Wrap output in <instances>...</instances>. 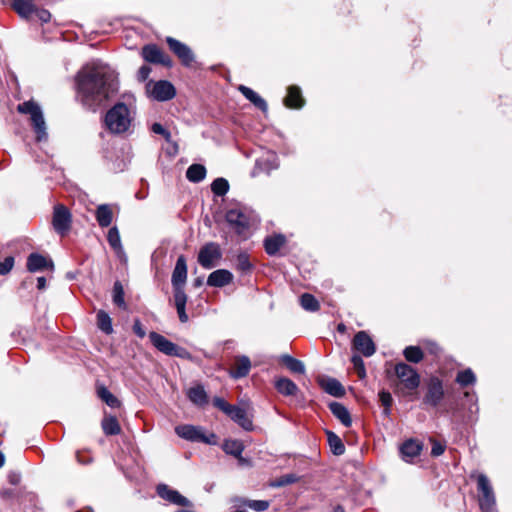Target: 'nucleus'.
Here are the masks:
<instances>
[{
    "instance_id": "nucleus-1",
    "label": "nucleus",
    "mask_w": 512,
    "mask_h": 512,
    "mask_svg": "<svg viewBox=\"0 0 512 512\" xmlns=\"http://www.w3.org/2000/svg\"><path fill=\"white\" fill-rule=\"evenodd\" d=\"M76 100L89 111H97L118 90L116 76L102 65H86L75 76Z\"/></svg>"
},
{
    "instance_id": "nucleus-2",
    "label": "nucleus",
    "mask_w": 512,
    "mask_h": 512,
    "mask_svg": "<svg viewBox=\"0 0 512 512\" xmlns=\"http://www.w3.org/2000/svg\"><path fill=\"white\" fill-rule=\"evenodd\" d=\"M131 120L130 110L123 102L116 103L105 115V125L112 134L128 131Z\"/></svg>"
},
{
    "instance_id": "nucleus-3",
    "label": "nucleus",
    "mask_w": 512,
    "mask_h": 512,
    "mask_svg": "<svg viewBox=\"0 0 512 512\" xmlns=\"http://www.w3.org/2000/svg\"><path fill=\"white\" fill-rule=\"evenodd\" d=\"M17 110L19 113L30 115L32 126L37 135V141L45 140L47 138V132L41 107L36 102L29 100L19 104Z\"/></svg>"
},
{
    "instance_id": "nucleus-4",
    "label": "nucleus",
    "mask_w": 512,
    "mask_h": 512,
    "mask_svg": "<svg viewBox=\"0 0 512 512\" xmlns=\"http://www.w3.org/2000/svg\"><path fill=\"white\" fill-rule=\"evenodd\" d=\"M149 339L152 345L159 352L167 356H173L187 360H190L192 358L191 353L186 348L173 343L172 341L168 340L166 337L157 332H150Z\"/></svg>"
},
{
    "instance_id": "nucleus-5",
    "label": "nucleus",
    "mask_w": 512,
    "mask_h": 512,
    "mask_svg": "<svg viewBox=\"0 0 512 512\" xmlns=\"http://www.w3.org/2000/svg\"><path fill=\"white\" fill-rule=\"evenodd\" d=\"M477 490L479 493V507L482 512H494L496 498L490 480L485 474L477 476Z\"/></svg>"
},
{
    "instance_id": "nucleus-6",
    "label": "nucleus",
    "mask_w": 512,
    "mask_h": 512,
    "mask_svg": "<svg viewBox=\"0 0 512 512\" xmlns=\"http://www.w3.org/2000/svg\"><path fill=\"white\" fill-rule=\"evenodd\" d=\"M175 433L185 440L201 442L205 444H217V436L214 433L205 434L204 429L199 426L184 424L175 427Z\"/></svg>"
},
{
    "instance_id": "nucleus-7",
    "label": "nucleus",
    "mask_w": 512,
    "mask_h": 512,
    "mask_svg": "<svg viewBox=\"0 0 512 512\" xmlns=\"http://www.w3.org/2000/svg\"><path fill=\"white\" fill-rule=\"evenodd\" d=\"M394 371L405 389L414 391L419 387L421 382L420 374L409 364L399 362L395 365Z\"/></svg>"
},
{
    "instance_id": "nucleus-8",
    "label": "nucleus",
    "mask_w": 512,
    "mask_h": 512,
    "mask_svg": "<svg viewBox=\"0 0 512 512\" xmlns=\"http://www.w3.org/2000/svg\"><path fill=\"white\" fill-rule=\"evenodd\" d=\"M146 92L150 98L160 102L171 100L176 95L175 87L167 80L148 81Z\"/></svg>"
},
{
    "instance_id": "nucleus-9",
    "label": "nucleus",
    "mask_w": 512,
    "mask_h": 512,
    "mask_svg": "<svg viewBox=\"0 0 512 512\" xmlns=\"http://www.w3.org/2000/svg\"><path fill=\"white\" fill-rule=\"evenodd\" d=\"M221 258L220 245L216 242H208L200 248L197 261L204 269H212L218 265Z\"/></svg>"
},
{
    "instance_id": "nucleus-10",
    "label": "nucleus",
    "mask_w": 512,
    "mask_h": 512,
    "mask_svg": "<svg viewBox=\"0 0 512 512\" xmlns=\"http://www.w3.org/2000/svg\"><path fill=\"white\" fill-rule=\"evenodd\" d=\"M72 214L70 210L63 204H57L53 208L52 226L55 232L61 236H65L71 229Z\"/></svg>"
},
{
    "instance_id": "nucleus-11",
    "label": "nucleus",
    "mask_w": 512,
    "mask_h": 512,
    "mask_svg": "<svg viewBox=\"0 0 512 512\" xmlns=\"http://www.w3.org/2000/svg\"><path fill=\"white\" fill-rule=\"evenodd\" d=\"M444 395L445 392L442 380L437 376H432L427 382L423 404L435 408L441 403Z\"/></svg>"
},
{
    "instance_id": "nucleus-12",
    "label": "nucleus",
    "mask_w": 512,
    "mask_h": 512,
    "mask_svg": "<svg viewBox=\"0 0 512 512\" xmlns=\"http://www.w3.org/2000/svg\"><path fill=\"white\" fill-rule=\"evenodd\" d=\"M166 43L183 66L190 67L193 64L195 55L188 45L170 36L166 38Z\"/></svg>"
},
{
    "instance_id": "nucleus-13",
    "label": "nucleus",
    "mask_w": 512,
    "mask_h": 512,
    "mask_svg": "<svg viewBox=\"0 0 512 512\" xmlns=\"http://www.w3.org/2000/svg\"><path fill=\"white\" fill-rule=\"evenodd\" d=\"M142 58L151 64H160L165 67L172 66L171 58L165 54L156 44L144 45L141 49Z\"/></svg>"
},
{
    "instance_id": "nucleus-14",
    "label": "nucleus",
    "mask_w": 512,
    "mask_h": 512,
    "mask_svg": "<svg viewBox=\"0 0 512 512\" xmlns=\"http://www.w3.org/2000/svg\"><path fill=\"white\" fill-rule=\"evenodd\" d=\"M225 218L228 224L238 235L244 234L250 227V218L241 209H229L226 212Z\"/></svg>"
},
{
    "instance_id": "nucleus-15",
    "label": "nucleus",
    "mask_w": 512,
    "mask_h": 512,
    "mask_svg": "<svg viewBox=\"0 0 512 512\" xmlns=\"http://www.w3.org/2000/svg\"><path fill=\"white\" fill-rule=\"evenodd\" d=\"M187 280V264L186 258L184 255H180L177 258L172 277L171 283L173 287V292L185 291L184 286Z\"/></svg>"
},
{
    "instance_id": "nucleus-16",
    "label": "nucleus",
    "mask_w": 512,
    "mask_h": 512,
    "mask_svg": "<svg viewBox=\"0 0 512 512\" xmlns=\"http://www.w3.org/2000/svg\"><path fill=\"white\" fill-rule=\"evenodd\" d=\"M352 345L364 357H371L376 351L375 343L366 331L357 332L353 338Z\"/></svg>"
},
{
    "instance_id": "nucleus-17",
    "label": "nucleus",
    "mask_w": 512,
    "mask_h": 512,
    "mask_svg": "<svg viewBox=\"0 0 512 512\" xmlns=\"http://www.w3.org/2000/svg\"><path fill=\"white\" fill-rule=\"evenodd\" d=\"M157 494L162 499L183 507H190L192 503L183 495H181L177 490L171 489L166 484H159L156 488Z\"/></svg>"
},
{
    "instance_id": "nucleus-18",
    "label": "nucleus",
    "mask_w": 512,
    "mask_h": 512,
    "mask_svg": "<svg viewBox=\"0 0 512 512\" xmlns=\"http://www.w3.org/2000/svg\"><path fill=\"white\" fill-rule=\"evenodd\" d=\"M26 267L29 272L34 273L44 269H53L54 264L51 259L48 260L43 255L34 252L27 257Z\"/></svg>"
},
{
    "instance_id": "nucleus-19",
    "label": "nucleus",
    "mask_w": 512,
    "mask_h": 512,
    "mask_svg": "<svg viewBox=\"0 0 512 512\" xmlns=\"http://www.w3.org/2000/svg\"><path fill=\"white\" fill-rule=\"evenodd\" d=\"M233 281V274L226 269H218L210 273L207 278V285L210 287H224Z\"/></svg>"
},
{
    "instance_id": "nucleus-20",
    "label": "nucleus",
    "mask_w": 512,
    "mask_h": 512,
    "mask_svg": "<svg viewBox=\"0 0 512 512\" xmlns=\"http://www.w3.org/2000/svg\"><path fill=\"white\" fill-rule=\"evenodd\" d=\"M251 369V361L248 356H236L235 363L230 370V376L234 379L246 377Z\"/></svg>"
},
{
    "instance_id": "nucleus-21",
    "label": "nucleus",
    "mask_w": 512,
    "mask_h": 512,
    "mask_svg": "<svg viewBox=\"0 0 512 512\" xmlns=\"http://www.w3.org/2000/svg\"><path fill=\"white\" fill-rule=\"evenodd\" d=\"M231 420L237 423L240 427H242L246 431L253 430V422L252 419L247 415L245 409L240 408L234 405L231 409V412L227 415Z\"/></svg>"
},
{
    "instance_id": "nucleus-22",
    "label": "nucleus",
    "mask_w": 512,
    "mask_h": 512,
    "mask_svg": "<svg viewBox=\"0 0 512 512\" xmlns=\"http://www.w3.org/2000/svg\"><path fill=\"white\" fill-rule=\"evenodd\" d=\"M422 445L413 439L406 440L400 446V454L404 461L411 462L420 455Z\"/></svg>"
},
{
    "instance_id": "nucleus-23",
    "label": "nucleus",
    "mask_w": 512,
    "mask_h": 512,
    "mask_svg": "<svg viewBox=\"0 0 512 512\" xmlns=\"http://www.w3.org/2000/svg\"><path fill=\"white\" fill-rule=\"evenodd\" d=\"M238 91L259 110L264 113L268 111L267 102L253 89L245 85H239Z\"/></svg>"
},
{
    "instance_id": "nucleus-24",
    "label": "nucleus",
    "mask_w": 512,
    "mask_h": 512,
    "mask_svg": "<svg viewBox=\"0 0 512 512\" xmlns=\"http://www.w3.org/2000/svg\"><path fill=\"white\" fill-rule=\"evenodd\" d=\"M187 397L198 407H204L208 404V395L201 384L190 387L187 391Z\"/></svg>"
},
{
    "instance_id": "nucleus-25",
    "label": "nucleus",
    "mask_w": 512,
    "mask_h": 512,
    "mask_svg": "<svg viewBox=\"0 0 512 512\" xmlns=\"http://www.w3.org/2000/svg\"><path fill=\"white\" fill-rule=\"evenodd\" d=\"M274 386L283 396H295L299 391L298 386L291 379L286 377L276 378Z\"/></svg>"
},
{
    "instance_id": "nucleus-26",
    "label": "nucleus",
    "mask_w": 512,
    "mask_h": 512,
    "mask_svg": "<svg viewBox=\"0 0 512 512\" xmlns=\"http://www.w3.org/2000/svg\"><path fill=\"white\" fill-rule=\"evenodd\" d=\"M329 409L332 414L344 425L350 427L352 425V418L348 409L339 402H331Z\"/></svg>"
},
{
    "instance_id": "nucleus-27",
    "label": "nucleus",
    "mask_w": 512,
    "mask_h": 512,
    "mask_svg": "<svg viewBox=\"0 0 512 512\" xmlns=\"http://www.w3.org/2000/svg\"><path fill=\"white\" fill-rule=\"evenodd\" d=\"M287 96L284 98V104L289 108H301L304 105V99L298 86H289Z\"/></svg>"
},
{
    "instance_id": "nucleus-28",
    "label": "nucleus",
    "mask_w": 512,
    "mask_h": 512,
    "mask_svg": "<svg viewBox=\"0 0 512 512\" xmlns=\"http://www.w3.org/2000/svg\"><path fill=\"white\" fill-rule=\"evenodd\" d=\"M95 218L100 227L106 228L110 226L113 220V213L110 205L100 204L97 206L95 211Z\"/></svg>"
},
{
    "instance_id": "nucleus-29",
    "label": "nucleus",
    "mask_w": 512,
    "mask_h": 512,
    "mask_svg": "<svg viewBox=\"0 0 512 512\" xmlns=\"http://www.w3.org/2000/svg\"><path fill=\"white\" fill-rule=\"evenodd\" d=\"M173 297L179 320L182 323H186L189 320V317L186 313V303L188 297L185 291L173 292Z\"/></svg>"
},
{
    "instance_id": "nucleus-30",
    "label": "nucleus",
    "mask_w": 512,
    "mask_h": 512,
    "mask_svg": "<svg viewBox=\"0 0 512 512\" xmlns=\"http://www.w3.org/2000/svg\"><path fill=\"white\" fill-rule=\"evenodd\" d=\"M285 241V236L282 234L266 237L264 240V248L266 253L270 256L276 255L280 248L285 244Z\"/></svg>"
},
{
    "instance_id": "nucleus-31",
    "label": "nucleus",
    "mask_w": 512,
    "mask_h": 512,
    "mask_svg": "<svg viewBox=\"0 0 512 512\" xmlns=\"http://www.w3.org/2000/svg\"><path fill=\"white\" fill-rule=\"evenodd\" d=\"M322 387L326 393L334 397H343L345 395V388L335 378H328L322 382Z\"/></svg>"
},
{
    "instance_id": "nucleus-32",
    "label": "nucleus",
    "mask_w": 512,
    "mask_h": 512,
    "mask_svg": "<svg viewBox=\"0 0 512 512\" xmlns=\"http://www.w3.org/2000/svg\"><path fill=\"white\" fill-rule=\"evenodd\" d=\"M326 436L331 452L336 456L343 455L345 453V445L341 438L330 430L326 431Z\"/></svg>"
},
{
    "instance_id": "nucleus-33",
    "label": "nucleus",
    "mask_w": 512,
    "mask_h": 512,
    "mask_svg": "<svg viewBox=\"0 0 512 512\" xmlns=\"http://www.w3.org/2000/svg\"><path fill=\"white\" fill-rule=\"evenodd\" d=\"M206 168L202 164H192L186 171V178L193 183H199L206 177Z\"/></svg>"
},
{
    "instance_id": "nucleus-34",
    "label": "nucleus",
    "mask_w": 512,
    "mask_h": 512,
    "mask_svg": "<svg viewBox=\"0 0 512 512\" xmlns=\"http://www.w3.org/2000/svg\"><path fill=\"white\" fill-rule=\"evenodd\" d=\"M280 361L292 372L296 374H305V365L302 361L284 354L280 357Z\"/></svg>"
},
{
    "instance_id": "nucleus-35",
    "label": "nucleus",
    "mask_w": 512,
    "mask_h": 512,
    "mask_svg": "<svg viewBox=\"0 0 512 512\" xmlns=\"http://www.w3.org/2000/svg\"><path fill=\"white\" fill-rule=\"evenodd\" d=\"M12 7L19 16L25 19H28L35 11V6L29 0H14Z\"/></svg>"
},
{
    "instance_id": "nucleus-36",
    "label": "nucleus",
    "mask_w": 512,
    "mask_h": 512,
    "mask_svg": "<svg viewBox=\"0 0 512 512\" xmlns=\"http://www.w3.org/2000/svg\"><path fill=\"white\" fill-rule=\"evenodd\" d=\"M101 426L104 434L107 436L118 435L121 432V427L115 416L104 417Z\"/></svg>"
},
{
    "instance_id": "nucleus-37",
    "label": "nucleus",
    "mask_w": 512,
    "mask_h": 512,
    "mask_svg": "<svg viewBox=\"0 0 512 512\" xmlns=\"http://www.w3.org/2000/svg\"><path fill=\"white\" fill-rule=\"evenodd\" d=\"M222 449L226 454L232 455L235 458L240 456L244 450L242 441L237 439H227L222 445Z\"/></svg>"
},
{
    "instance_id": "nucleus-38",
    "label": "nucleus",
    "mask_w": 512,
    "mask_h": 512,
    "mask_svg": "<svg viewBox=\"0 0 512 512\" xmlns=\"http://www.w3.org/2000/svg\"><path fill=\"white\" fill-rule=\"evenodd\" d=\"M97 326L98 328L109 335L113 333L112 319L107 312L104 310H99L97 312Z\"/></svg>"
},
{
    "instance_id": "nucleus-39",
    "label": "nucleus",
    "mask_w": 512,
    "mask_h": 512,
    "mask_svg": "<svg viewBox=\"0 0 512 512\" xmlns=\"http://www.w3.org/2000/svg\"><path fill=\"white\" fill-rule=\"evenodd\" d=\"M403 356L405 357L406 361L417 364L423 360L424 353L419 346H407L403 350Z\"/></svg>"
},
{
    "instance_id": "nucleus-40",
    "label": "nucleus",
    "mask_w": 512,
    "mask_h": 512,
    "mask_svg": "<svg viewBox=\"0 0 512 512\" xmlns=\"http://www.w3.org/2000/svg\"><path fill=\"white\" fill-rule=\"evenodd\" d=\"M98 397L111 408L120 407L121 403L105 386L97 388Z\"/></svg>"
},
{
    "instance_id": "nucleus-41",
    "label": "nucleus",
    "mask_w": 512,
    "mask_h": 512,
    "mask_svg": "<svg viewBox=\"0 0 512 512\" xmlns=\"http://www.w3.org/2000/svg\"><path fill=\"white\" fill-rule=\"evenodd\" d=\"M124 288L120 281H115L113 285V291H112V300L113 303L118 306L119 308L126 310L127 304L124 299Z\"/></svg>"
},
{
    "instance_id": "nucleus-42",
    "label": "nucleus",
    "mask_w": 512,
    "mask_h": 512,
    "mask_svg": "<svg viewBox=\"0 0 512 512\" xmlns=\"http://www.w3.org/2000/svg\"><path fill=\"white\" fill-rule=\"evenodd\" d=\"M107 241L111 248L117 253H123L119 230L116 226L111 227L107 234Z\"/></svg>"
},
{
    "instance_id": "nucleus-43",
    "label": "nucleus",
    "mask_w": 512,
    "mask_h": 512,
    "mask_svg": "<svg viewBox=\"0 0 512 512\" xmlns=\"http://www.w3.org/2000/svg\"><path fill=\"white\" fill-rule=\"evenodd\" d=\"M455 381L461 387H467L476 383V376L472 369L467 368L457 373Z\"/></svg>"
},
{
    "instance_id": "nucleus-44",
    "label": "nucleus",
    "mask_w": 512,
    "mask_h": 512,
    "mask_svg": "<svg viewBox=\"0 0 512 512\" xmlns=\"http://www.w3.org/2000/svg\"><path fill=\"white\" fill-rule=\"evenodd\" d=\"M300 305L304 310L310 312H315L320 308L318 300L310 293H304L301 295Z\"/></svg>"
},
{
    "instance_id": "nucleus-45",
    "label": "nucleus",
    "mask_w": 512,
    "mask_h": 512,
    "mask_svg": "<svg viewBox=\"0 0 512 512\" xmlns=\"http://www.w3.org/2000/svg\"><path fill=\"white\" fill-rule=\"evenodd\" d=\"M235 268L242 273H249L253 269V264L250 261L249 255L241 252L236 257Z\"/></svg>"
},
{
    "instance_id": "nucleus-46",
    "label": "nucleus",
    "mask_w": 512,
    "mask_h": 512,
    "mask_svg": "<svg viewBox=\"0 0 512 512\" xmlns=\"http://www.w3.org/2000/svg\"><path fill=\"white\" fill-rule=\"evenodd\" d=\"M211 190L216 196H224L229 191V183L225 178H216L211 184Z\"/></svg>"
},
{
    "instance_id": "nucleus-47",
    "label": "nucleus",
    "mask_w": 512,
    "mask_h": 512,
    "mask_svg": "<svg viewBox=\"0 0 512 512\" xmlns=\"http://www.w3.org/2000/svg\"><path fill=\"white\" fill-rule=\"evenodd\" d=\"M378 396H379V400H380L381 404L384 407V410H383L384 415L389 416L391 413V406L393 403V398H392L391 393L386 390H381L379 392Z\"/></svg>"
},
{
    "instance_id": "nucleus-48",
    "label": "nucleus",
    "mask_w": 512,
    "mask_h": 512,
    "mask_svg": "<svg viewBox=\"0 0 512 512\" xmlns=\"http://www.w3.org/2000/svg\"><path fill=\"white\" fill-rule=\"evenodd\" d=\"M243 505L257 512H263L269 508L270 502L267 500H244Z\"/></svg>"
},
{
    "instance_id": "nucleus-49",
    "label": "nucleus",
    "mask_w": 512,
    "mask_h": 512,
    "mask_svg": "<svg viewBox=\"0 0 512 512\" xmlns=\"http://www.w3.org/2000/svg\"><path fill=\"white\" fill-rule=\"evenodd\" d=\"M15 264L13 256H7L3 261H0V275L5 276L11 272Z\"/></svg>"
},
{
    "instance_id": "nucleus-50",
    "label": "nucleus",
    "mask_w": 512,
    "mask_h": 512,
    "mask_svg": "<svg viewBox=\"0 0 512 512\" xmlns=\"http://www.w3.org/2000/svg\"><path fill=\"white\" fill-rule=\"evenodd\" d=\"M213 405L221 410L224 414L228 415V413L231 412V409L234 405L229 404L225 399L222 397H214L212 400Z\"/></svg>"
},
{
    "instance_id": "nucleus-51",
    "label": "nucleus",
    "mask_w": 512,
    "mask_h": 512,
    "mask_svg": "<svg viewBox=\"0 0 512 512\" xmlns=\"http://www.w3.org/2000/svg\"><path fill=\"white\" fill-rule=\"evenodd\" d=\"M351 362L353 363V366L356 369L358 376L360 378H364L366 376V370L362 357L359 355H353L351 358Z\"/></svg>"
},
{
    "instance_id": "nucleus-52",
    "label": "nucleus",
    "mask_w": 512,
    "mask_h": 512,
    "mask_svg": "<svg viewBox=\"0 0 512 512\" xmlns=\"http://www.w3.org/2000/svg\"><path fill=\"white\" fill-rule=\"evenodd\" d=\"M151 130L155 134L162 135L167 142L171 141V133L163 127L160 123H153L151 126Z\"/></svg>"
},
{
    "instance_id": "nucleus-53",
    "label": "nucleus",
    "mask_w": 512,
    "mask_h": 512,
    "mask_svg": "<svg viewBox=\"0 0 512 512\" xmlns=\"http://www.w3.org/2000/svg\"><path fill=\"white\" fill-rule=\"evenodd\" d=\"M464 397L469 401V411L470 413L478 412V405H477V397L474 392L466 391L464 393Z\"/></svg>"
},
{
    "instance_id": "nucleus-54",
    "label": "nucleus",
    "mask_w": 512,
    "mask_h": 512,
    "mask_svg": "<svg viewBox=\"0 0 512 512\" xmlns=\"http://www.w3.org/2000/svg\"><path fill=\"white\" fill-rule=\"evenodd\" d=\"M446 446L442 444L441 442H438L436 440L432 441V448H431V455L434 457H438L442 455L445 451Z\"/></svg>"
},
{
    "instance_id": "nucleus-55",
    "label": "nucleus",
    "mask_w": 512,
    "mask_h": 512,
    "mask_svg": "<svg viewBox=\"0 0 512 512\" xmlns=\"http://www.w3.org/2000/svg\"><path fill=\"white\" fill-rule=\"evenodd\" d=\"M152 69L148 65H142L137 73V78L140 82H144L148 79Z\"/></svg>"
},
{
    "instance_id": "nucleus-56",
    "label": "nucleus",
    "mask_w": 512,
    "mask_h": 512,
    "mask_svg": "<svg viewBox=\"0 0 512 512\" xmlns=\"http://www.w3.org/2000/svg\"><path fill=\"white\" fill-rule=\"evenodd\" d=\"M133 332L139 337L144 338L146 335V331L143 328V325L139 319H135L133 323Z\"/></svg>"
},
{
    "instance_id": "nucleus-57",
    "label": "nucleus",
    "mask_w": 512,
    "mask_h": 512,
    "mask_svg": "<svg viewBox=\"0 0 512 512\" xmlns=\"http://www.w3.org/2000/svg\"><path fill=\"white\" fill-rule=\"evenodd\" d=\"M34 12L36 13L37 18H38L41 22H43V23H47V22H49V21H50V19H51V14H50V12H49L48 10H46V9H36V8H35V11H34Z\"/></svg>"
},
{
    "instance_id": "nucleus-58",
    "label": "nucleus",
    "mask_w": 512,
    "mask_h": 512,
    "mask_svg": "<svg viewBox=\"0 0 512 512\" xmlns=\"http://www.w3.org/2000/svg\"><path fill=\"white\" fill-rule=\"evenodd\" d=\"M20 479H21V476H20V474H18V473L13 472V473H10V474L8 475L9 483H11L12 485H17V484H19Z\"/></svg>"
},
{
    "instance_id": "nucleus-59",
    "label": "nucleus",
    "mask_w": 512,
    "mask_h": 512,
    "mask_svg": "<svg viewBox=\"0 0 512 512\" xmlns=\"http://www.w3.org/2000/svg\"><path fill=\"white\" fill-rule=\"evenodd\" d=\"M236 458H237V460H238V464H239L240 466H247V467H248V466H251V461H250V459H248V458H244V457L242 456V454H240V456H238V457H236Z\"/></svg>"
},
{
    "instance_id": "nucleus-60",
    "label": "nucleus",
    "mask_w": 512,
    "mask_h": 512,
    "mask_svg": "<svg viewBox=\"0 0 512 512\" xmlns=\"http://www.w3.org/2000/svg\"><path fill=\"white\" fill-rule=\"evenodd\" d=\"M37 288L39 290H44L46 288V278L41 276L37 278Z\"/></svg>"
},
{
    "instance_id": "nucleus-61",
    "label": "nucleus",
    "mask_w": 512,
    "mask_h": 512,
    "mask_svg": "<svg viewBox=\"0 0 512 512\" xmlns=\"http://www.w3.org/2000/svg\"><path fill=\"white\" fill-rule=\"evenodd\" d=\"M76 457H77V461L81 464H88L91 462L90 457H82L80 452H77Z\"/></svg>"
},
{
    "instance_id": "nucleus-62",
    "label": "nucleus",
    "mask_w": 512,
    "mask_h": 512,
    "mask_svg": "<svg viewBox=\"0 0 512 512\" xmlns=\"http://www.w3.org/2000/svg\"><path fill=\"white\" fill-rule=\"evenodd\" d=\"M202 284H203V278H201V277L196 278L193 283L194 287H200V286H202Z\"/></svg>"
},
{
    "instance_id": "nucleus-63",
    "label": "nucleus",
    "mask_w": 512,
    "mask_h": 512,
    "mask_svg": "<svg viewBox=\"0 0 512 512\" xmlns=\"http://www.w3.org/2000/svg\"><path fill=\"white\" fill-rule=\"evenodd\" d=\"M333 512H345V509L342 505H336L334 508H333Z\"/></svg>"
},
{
    "instance_id": "nucleus-64",
    "label": "nucleus",
    "mask_w": 512,
    "mask_h": 512,
    "mask_svg": "<svg viewBox=\"0 0 512 512\" xmlns=\"http://www.w3.org/2000/svg\"><path fill=\"white\" fill-rule=\"evenodd\" d=\"M5 457L2 452H0V468L4 465Z\"/></svg>"
}]
</instances>
